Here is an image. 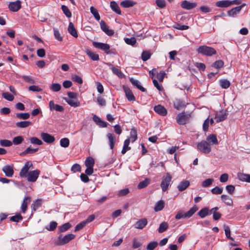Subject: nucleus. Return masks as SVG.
I'll return each mask as SVG.
<instances>
[{"label": "nucleus", "mask_w": 250, "mask_h": 250, "mask_svg": "<svg viewBox=\"0 0 250 250\" xmlns=\"http://www.w3.org/2000/svg\"><path fill=\"white\" fill-rule=\"evenodd\" d=\"M197 51L198 53L207 56H211L216 53L214 48L207 45L200 46Z\"/></svg>", "instance_id": "1"}, {"label": "nucleus", "mask_w": 250, "mask_h": 250, "mask_svg": "<svg viewBox=\"0 0 250 250\" xmlns=\"http://www.w3.org/2000/svg\"><path fill=\"white\" fill-rule=\"evenodd\" d=\"M197 148L199 151L204 154H208L211 151L210 144L205 140H202L198 143Z\"/></svg>", "instance_id": "2"}, {"label": "nucleus", "mask_w": 250, "mask_h": 250, "mask_svg": "<svg viewBox=\"0 0 250 250\" xmlns=\"http://www.w3.org/2000/svg\"><path fill=\"white\" fill-rule=\"evenodd\" d=\"M198 209V208L196 206H194L187 212L185 213L183 211H180L176 215L175 219L176 220H179L182 218H188L192 216Z\"/></svg>", "instance_id": "3"}, {"label": "nucleus", "mask_w": 250, "mask_h": 250, "mask_svg": "<svg viewBox=\"0 0 250 250\" xmlns=\"http://www.w3.org/2000/svg\"><path fill=\"white\" fill-rule=\"evenodd\" d=\"M191 117V112H182L177 115L176 120L178 124L184 125L189 120Z\"/></svg>", "instance_id": "4"}, {"label": "nucleus", "mask_w": 250, "mask_h": 250, "mask_svg": "<svg viewBox=\"0 0 250 250\" xmlns=\"http://www.w3.org/2000/svg\"><path fill=\"white\" fill-rule=\"evenodd\" d=\"M172 177L168 173L163 176L161 188L163 191H166L171 184Z\"/></svg>", "instance_id": "5"}, {"label": "nucleus", "mask_w": 250, "mask_h": 250, "mask_svg": "<svg viewBox=\"0 0 250 250\" xmlns=\"http://www.w3.org/2000/svg\"><path fill=\"white\" fill-rule=\"evenodd\" d=\"M75 237V235L71 233L68 234L64 236L60 235L58 238L57 244L59 246L64 245L74 239Z\"/></svg>", "instance_id": "6"}, {"label": "nucleus", "mask_w": 250, "mask_h": 250, "mask_svg": "<svg viewBox=\"0 0 250 250\" xmlns=\"http://www.w3.org/2000/svg\"><path fill=\"white\" fill-rule=\"evenodd\" d=\"M33 168L32 162L30 161L26 162L20 172V176L21 178H26L29 170Z\"/></svg>", "instance_id": "7"}, {"label": "nucleus", "mask_w": 250, "mask_h": 250, "mask_svg": "<svg viewBox=\"0 0 250 250\" xmlns=\"http://www.w3.org/2000/svg\"><path fill=\"white\" fill-rule=\"evenodd\" d=\"M40 174V171L38 169L30 171L26 175L27 180L30 182H35L37 180Z\"/></svg>", "instance_id": "8"}, {"label": "nucleus", "mask_w": 250, "mask_h": 250, "mask_svg": "<svg viewBox=\"0 0 250 250\" xmlns=\"http://www.w3.org/2000/svg\"><path fill=\"white\" fill-rule=\"evenodd\" d=\"M92 44L95 48L101 49L102 50L104 51L105 53H109V50L110 48V46L109 44L96 42H92Z\"/></svg>", "instance_id": "9"}, {"label": "nucleus", "mask_w": 250, "mask_h": 250, "mask_svg": "<svg viewBox=\"0 0 250 250\" xmlns=\"http://www.w3.org/2000/svg\"><path fill=\"white\" fill-rule=\"evenodd\" d=\"M147 219L146 218H143L136 221L134 224V227L136 229H142L147 225Z\"/></svg>", "instance_id": "10"}, {"label": "nucleus", "mask_w": 250, "mask_h": 250, "mask_svg": "<svg viewBox=\"0 0 250 250\" xmlns=\"http://www.w3.org/2000/svg\"><path fill=\"white\" fill-rule=\"evenodd\" d=\"M227 116L228 113L226 111L221 110L215 114L214 119L217 123H219L225 120L227 118Z\"/></svg>", "instance_id": "11"}, {"label": "nucleus", "mask_w": 250, "mask_h": 250, "mask_svg": "<svg viewBox=\"0 0 250 250\" xmlns=\"http://www.w3.org/2000/svg\"><path fill=\"white\" fill-rule=\"evenodd\" d=\"M8 8L11 11L17 12L21 8V2L17 0L14 2H11L8 5Z\"/></svg>", "instance_id": "12"}, {"label": "nucleus", "mask_w": 250, "mask_h": 250, "mask_svg": "<svg viewBox=\"0 0 250 250\" xmlns=\"http://www.w3.org/2000/svg\"><path fill=\"white\" fill-rule=\"evenodd\" d=\"M197 6L196 2H191L188 0L182 1L181 6L182 8L187 10H191Z\"/></svg>", "instance_id": "13"}, {"label": "nucleus", "mask_w": 250, "mask_h": 250, "mask_svg": "<svg viewBox=\"0 0 250 250\" xmlns=\"http://www.w3.org/2000/svg\"><path fill=\"white\" fill-rule=\"evenodd\" d=\"M41 136L43 141L47 143L51 144L55 141L54 137L47 133H42Z\"/></svg>", "instance_id": "14"}, {"label": "nucleus", "mask_w": 250, "mask_h": 250, "mask_svg": "<svg viewBox=\"0 0 250 250\" xmlns=\"http://www.w3.org/2000/svg\"><path fill=\"white\" fill-rule=\"evenodd\" d=\"M2 170L7 177H12L14 174V170L12 166L9 165L5 166L3 167Z\"/></svg>", "instance_id": "15"}, {"label": "nucleus", "mask_w": 250, "mask_h": 250, "mask_svg": "<svg viewBox=\"0 0 250 250\" xmlns=\"http://www.w3.org/2000/svg\"><path fill=\"white\" fill-rule=\"evenodd\" d=\"M49 106L50 110H56L59 112H63L64 110V108L62 106L55 104L53 101L49 102Z\"/></svg>", "instance_id": "16"}, {"label": "nucleus", "mask_w": 250, "mask_h": 250, "mask_svg": "<svg viewBox=\"0 0 250 250\" xmlns=\"http://www.w3.org/2000/svg\"><path fill=\"white\" fill-rule=\"evenodd\" d=\"M100 26L101 29L107 35L111 36L113 35L114 31L112 30L109 29L108 26L106 24L104 21H102L100 22Z\"/></svg>", "instance_id": "17"}, {"label": "nucleus", "mask_w": 250, "mask_h": 250, "mask_svg": "<svg viewBox=\"0 0 250 250\" xmlns=\"http://www.w3.org/2000/svg\"><path fill=\"white\" fill-rule=\"evenodd\" d=\"M154 110L161 116H165L167 114V110L164 106L159 104L154 107Z\"/></svg>", "instance_id": "18"}, {"label": "nucleus", "mask_w": 250, "mask_h": 250, "mask_svg": "<svg viewBox=\"0 0 250 250\" xmlns=\"http://www.w3.org/2000/svg\"><path fill=\"white\" fill-rule=\"evenodd\" d=\"M124 90L125 94V96L129 101H135L136 99L132 92L127 87H124Z\"/></svg>", "instance_id": "19"}, {"label": "nucleus", "mask_w": 250, "mask_h": 250, "mask_svg": "<svg viewBox=\"0 0 250 250\" xmlns=\"http://www.w3.org/2000/svg\"><path fill=\"white\" fill-rule=\"evenodd\" d=\"M106 136L108 139L110 148L113 149L116 142V136L112 133H108Z\"/></svg>", "instance_id": "20"}, {"label": "nucleus", "mask_w": 250, "mask_h": 250, "mask_svg": "<svg viewBox=\"0 0 250 250\" xmlns=\"http://www.w3.org/2000/svg\"><path fill=\"white\" fill-rule=\"evenodd\" d=\"M186 105V102L180 99H176L174 102V107L178 110L181 109Z\"/></svg>", "instance_id": "21"}, {"label": "nucleus", "mask_w": 250, "mask_h": 250, "mask_svg": "<svg viewBox=\"0 0 250 250\" xmlns=\"http://www.w3.org/2000/svg\"><path fill=\"white\" fill-rule=\"evenodd\" d=\"M215 5L218 7L226 8L230 6V0H224L216 2Z\"/></svg>", "instance_id": "22"}, {"label": "nucleus", "mask_w": 250, "mask_h": 250, "mask_svg": "<svg viewBox=\"0 0 250 250\" xmlns=\"http://www.w3.org/2000/svg\"><path fill=\"white\" fill-rule=\"evenodd\" d=\"M30 201L31 198L30 197H24L21 205V210L23 213L25 212L27 208V206L30 203Z\"/></svg>", "instance_id": "23"}, {"label": "nucleus", "mask_w": 250, "mask_h": 250, "mask_svg": "<svg viewBox=\"0 0 250 250\" xmlns=\"http://www.w3.org/2000/svg\"><path fill=\"white\" fill-rule=\"evenodd\" d=\"M190 185V182L188 180H184L181 182L177 186L179 191H182L185 190Z\"/></svg>", "instance_id": "24"}, {"label": "nucleus", "mask_w": 250, "mask_h": 250, "mask_svg": "<svg viewBox=\"0 0 250 250\" xmlns=\"http://www.w3.org/2000/svg\"><path fill=\"white\" fill-rule=\"evenodd\" d=\"M210 145H216L218 144V141L216 136L215 134H211L207 137V140Z\"/></svg>", "instance_id": "25"}, {"label": "nucleus", "mask_w": 250, "mask_h": 250, "mask_svg": "<svg viewBox=\"0 0 250 250\" xmlns=\"http://www.w3.org/2000/svg\"><path fill=\"white\" fill-rule=\"evenodd\" d=\"M237 177L240 181L250 183V174L239 173Z\"/></svg>", "instance_id": "26"}, {"label": "nucleus", "mask_w": 250, "mask_h": 250, "mask_svg": "<svg viewBox=\"0 0 250 250\" xmlns=\"http://www.w3.org/2000/svg\"><path fill=\"white\" fill-rule=\"evenodd\" d=\"M86 54L92 60L94 61H99V56L98 54L95 53L88 49L85 51Z\"/></svg>", "instance_id": "27"}, {"label": "nucleus", "mask_w": 250, "mask_h": 250, "mask_svg": "<svg viewBox=\"0 0 250 250\" xmlns=\"http://www.w3.org/2000/svg\"><path fill=\"white\" fill-rule=\"evenodd\" d=\"M68 32L74 37L77 38L78 37L77 32L74 27L72 22H70L68 27Z\"/></svg>", "instance_id": "28"}, {"label": "nucleus", "mask_w": 250, "mask_h": 250, "mask_svg": "<svg viewBox=\"0 0 250 250\" xmlns=\"http://www.w3.org/2000/svg\"><path fill=\"white\" fill-rule=\"evenodd\" d=\"M32 125V122L28 121H21L16 123V126L21 128L27 127Z\"/></svg>", "instance_id": "29"}, {"label": "nucleus", "mask_w": 250, "mask_h": 250, "mask_svg": "<svg viewBox=\"0 0 250 250\" xmlns=\"http://www.w3.org/2000/svg\"><path fill=\"white\" fill-rule=\"evenodd\" d=\"M93 120L95 122V123H96V124L101 127H105L107 126L106 123L102 121L101 119L96 115H93Z\"/></svg>", "instance_id": "30"}, {"label": "nucleus", "mask_w": 250, "mask_h": 250, "mask_svg": "<svg viewBox=\"0 0 250 250\" xmlns=\"http://www.w3.org/2000/svg\"><path fill=\"white\" fill-rule=\"evenodd\" d=\"M240 12V7H235L228 11V15L231 17H235Z\"/></svg>", "instance_id": "31"}, {"label": "nucleus", "mask_w": 250, "mask_h": 250, "mask_svg": "<svg viewBox=\"0 0 250 250\" xmlns=\"http://www.w3.org/2000/svg\"><path fill=\"white\" fill-rule=\"evenodd\" d=\"M64 100L71 106L76 107L80 105V102L76 99H68V98H64Z\"/></svg>", "instance_id": "32"}, {"label": "nucleus", "mask_w": 250, "mask_h": 250, "mask_svg": "<svg viewBox=\"0 0 250 250\" xmlns=\"http://www.w3.org/2000/svg\"><path fill=\"white\" fill-rule=\"evenodd\" d=\"M130 82L133 85L135 86L141 91L145 92L146 91V89L140 85V82L138 80L131 78L130 79Z\"/></svg>", "instance_id": "33"}, {"label": "nucleus", "mask_w": 250, "mask_h": 250, "mask_svg": "<svg viewBox=\"0 0 250 250\" xmlns=\"http://www.w3.org/2000/svg\"><path fill=\"white\" fill-rule=\"evenodd\" d=\"M38 148H33L31 146L28 147L24 151L20 153L21 156H24L28 154H33L36 152Z\"/></svg>", "instance_id": "34"}, {"label": "nucleus", "mask_w": 250, "mask_h": 250, "mask_svg": "<svg viewBox=\"0 0 250 250\" xmlns=\"http://www.w3.org/2000/svg\"><path fill=\"white\" fill-rule=\"evenodd\" d=\"M110 6L112 10L114 11L115 12L119 15L121 14V11L120 9V8L118 4L115 1H111Z\"/></svg>", "instance_id": "35"}, {"label": "nucleus", "mask_w": 250, "mask_h": 250, "mask_svg": "<svg viewBox=\"0 0 250 250\" xmlns=\"http://www.w3.org/2000/svg\"><path fill=\"white\" fill-rule=\"evenodd\" d=\"M219 84L222 88L227 89L229 87L230 83L227 79H221L219 80Z\"/></svg>", "instance_id": "36"}, {"label": "nucleus", "mask_w": 250, "mask_h": 250, "mask_svg": "<svg viewBox=\"0 0 250 250\" xmlns=\"http://www.w3.org/2000/svg\"><path fill=\"white\" fill-rule=\"evenodd\" d=\"M221 199L227 205L231 206L233 204L232 200L229 196L223 194L221 196Z\"/></svg>", "instance_id": "37"}, {"label": "nucleus", "mask_w": 250, "mask_h": 250, "mask_svg": "<svg viewBox=\"0 0 250 250\" xmlns=\"http://www.w3.org/2000/svg\"><path fill=\"white\" fill-rule=\"evenodd\" d=\"M135 4V2L130 0H125L122 1L120 4L125 8H128L133 6Z\"/></svg>", "instance_id": "38"}, {"label": "nucleus", "mask_w": 250, "mask_h": 250, "mask_svg": "<svg viewBox=\"0 0 250 250\" xmlns=\"http://www.w3.org/2000/svg\"><path fill=\"white\" fill-rule=\"evenodd\" d=\"M130 141L129 139H127L125 141L123 148L122 150V153L123 154H125L127 150L130 149V147L129 146Z\"/></svg>", "instance_id": "39"}, {"label": "nucleus", "mask_w": 250, "mask_h": 250, "mask_svg": "<svg viewBox=\"0 0 250 250\" xmlns=\"http://www.w3.org/2000/svg\"><path fill=\"white\" fill-rule=\"evenodd\" d=\"M198 214L201 218H204L209 215V210L208 208H204L198 212Z\"/></svg>", "instance_id": "40"}, {"label": "nucleus", "mask_w": 250, "mask_h": 250, "mask_svg": "<svg viewBox=\"0 0 250 250\" xmlns=\"http://www.w3.org/2000/svg\"><path fill=\"white\" fill-rule=\"evenodd\" d=\"M168 228V224L166 222H163L160 224L158 228V232L159 233H162L165 231Z\"/></svg>", "instance_id": "41"}, {"label": "nucleus", "mask_w": 250, "mask_h": 250, "mask_svg": "<svg viewBox=\"0 0 250 250\" xmlns=\"http://www.w3.org/2000/svg\"><path fill=\"white\" fill-rule=\"evenodd\" d=\"M165 203L163 201L160 200L156 203L154 207L155 211H159L161 210L164 208Z\"/></svg>", "instance_id": "42"}, {"label": "nucleus", "mask_w": 250, "mask_h": 250, "mask_svg": "<svg viewBox=\"0 0 250 250\" xmlns=\"http://www.w3.org/2000/svg\"><path fill=\"white\" fill-rule=\"evenodd\" d=\"M71 227L69 223H65L59 227V232H62L68 230Z\"/></svg>", "instance_id": "43"}, {"label": "nucleus", "mask_w": 250, "mask_h": 250, "mask_svg": "<svg viewBox=\"0 0 250 250\" xmlns=\"http://www.w3.org/2000/svg\"><path fill=\"white\" fill-rule=\"evenodd\" d=\"M224 229L226 237L230 240L234 241V239L230 236V229L229 227L226 225H224Z\"/></svg>", "instance_id": "44"}, {"label": "nucleus", "mask_w": 250, "mask_h": 250, "mask_svg": "<svg viewBox=\"0 0 250 250\" xmlns=\"http://www.w3.org/2000/svg\"><path fill=\"white\" fill-rule=\"evenodd\" d=\"M24 140V138L22 136H18L13 139L12 144L18 145L21 144Z\"/></svg>", "instance_id": "45"}, {"label": "nucleus", "mask_w": 250, "mask_h": 250, "mask_svg": "<svg viewBox=\"0 0 250 250\" xmlns=\"http://www.w3.org/2000/svg\"><path fill=\"white\" fill-rule=\"evenodd\" d=\"M50 89L53 92H58L61 89V85L58 83H52L50 86Z\"/></svg>", "instance_id": "46"}, {"label": "nucleus", "mask_w": 250, "mask_h": 250, "mask_svg": "<svg viewBox=\"0 0 250 250\" xmlns=\"http://www.w3.org/2000/svg\"><path fill=\"white\" fill-rule=\"evenodd\" d=\"M150 183V180L149 179H146L145 180L140 182L138 185V188L139 189L147 187Z\"/></svg>", "instance_id": "47"}, {"label": "nucleus", "mask_w": 250, "mask_h": 250, "mask_svg": "<svg viewBox=\"0 0 250 250\" xmlns=\"http://www.w3.org/2000/svg\"><path fill=\"white\" fill-rule=\"evenodd\" d=\"M90 10L91 13L93 14L95 19L97 21H99L100 20V16L97 10L93 6L90 7Z\"/></svg>", "instance_id": "48"}, {"label": "nucleus", "mask_w": 250, "mask_h": 250, "mask_svg": "<svg viewBox=\"0 0 250 250\" xmlns=\"http://www.w3.org/2000/svg\"><path fill=\"white\" fill-rule=\"evenodd\" d=\"M94 160L90 157H88L85 161V165L86 167H93Z\"/></svg>", "instance_id": "49"}, {"label": "nucleus", "mask_w": 250, "mask_h": 250, "mask_svg": "<svg viewBox=\"0 0 250 250\" xmlns=\"http://www.w3.org/2000/svg\"><path fill=\"white\" fill-rule=\"evenodd\" d=\"M16 117L19 119L26 120L30 117V114L28 113H17Z\"/></svg>", "instance_id": "50"}, {"label": "nucleus", "mask_w": 250, "mask_h": 250, "mask_svg": "<svg viewBox=\"0 0 250 250\" xmlns=\"http://www.w3.org/2000/svg\"><path fill=\"white\" fill-rule=\"evenodd\" d=\"M213 181V179L208 178L203 181L201 184V185L204 188H207L211 185Z\"/></svg>", "instance_id": "51"}, {"label": "nucleus", "mask_w": 250, "mask_h": 250, "mask_svg": "<svg viewBox=\"0 0 250 250\" xmlns=\"http://www.w3.org/2000/svg\"><path fill=\"white\" fill-rule=\"evenodd\" d=\"M30 142L31 144L37 145H42L43 144L42 142L37 137H33L30 139Z\"/></svg>", "instance_id": "52"}, {"label": "nucleus", "mask_w": 250, "mask_h": 250, "mask_svg": "<svg viewBox=\"0 0 250 250\" xmlns=\"http://www.w3.org/2000/svg\"><path fill=\"white\" fill-rule=\"evenodd\" d=\"M57 226V223L55 221H51L49 226L45 227V229L49 231H53L56 229Z\"/></svg>", "instance_id": "53"}, {"label": "nucleus", "mask_w": 250, "mask_h": 250, "mask_svg": "<svg viewBox=\"0 0 250 250\" xmlns=\"http://www.w3.org/2000/svg\"><path fill=\"white\" fill-rule=\"evenodd\" d=\"M61 8L63 13L67 17L70 18L71 17V12L66 6L63 5L62 6Z\"/></svg>", "instance_id": "54"}, {"label": "nucleus", "mask_w": 250, "mask_h": 250, "mask_svg": "<svg viewBox=\"0 0 250 250\" xmlns=\"http://www.w3.org/2000/svg\"><path fill=\"white\" fill-rule=\"evenodd\" d=\"M42 200L38 199L33 202L32 205V210L36 211L41 205Z\"/></svg>", "instance_id": "55"}, {"label": "nucleus", "mask_w": 250, "mask_h": 250, "mask_svg": "<svg viewBox=\"0 0 250 250\" xmlns=\"http://www.w3.org/2000/svg\"><path fill=\"white\" fill-rule=\"evenodd\" d=\"M130 135L131 142H135L137 139V134L136 130L134 128L131 129L130 130Z\"/></svg>", "instance_id": "56"}, {"label": "nucleus", "mask_w": 250, "mask_h": 250, "mask_svg": "<svg viewBox=\"0 0 250 250\" xmlns=\"http://www.w3.org/2000/svg\"><path fill=\"white\" fill-rule=\"evenodd\" d=\"M60 145L63 147H67L69 145V140L67 138H63L60 140Z\"/></svg>", "instance_id": "57"}, {"label": "nucleus", "mask_w": 250, "mask_h": 250, "mask_svg": "<svg viewBox=\"0 0 250 250\" xmlns=\"http://www.w3.org/2000/svg\"><path fill=\"white\" fill-rule=\"evenodd\" d=\"M2 97L9 101H12L14 99V96L7 92L3 93Z\"/></svg>", "instance_id": "58"}, {"label": "nucleus", "mask_w": 250, "mask_h": 250, "mask_svg": "<svg viewBox=\"0 0 250 250\" xmlns=\"http://www.w3.org/2000/svg\"><path fill=\"white\" fill-rule=\"evenodd\" d=\"M224 65V62L222 60H218L212 64V66L217 69L222 68Z\"/></svg>", "instance_id": "59"}, {"label": "nucleus", "mask_w": 250, "mask_h": 250, "mask_svg": "<svg viewBox=\"0 0 250 250\" xmlns=\"http://www.w3.org/2000/svg\"><path fill=\"white\" fill-rule=\"evenodd\" d=\"M22 219V217L21 214L19 213L16 215L13 216L10 218V221L15 222H18Z\"/></svg>", "instance_id": "60"}, {"label": "nucleus", "mask_w": 250, "mask_h": 250, "mask_svg": "<svg viewBox=\"0 0 250 250\" xmlns=\"http://www.w3.org/2000/svg\"><path fill=\"white\" fill-rule=\"evenodd\" d=\"M0 145L2 146L8 147L12 145V142L8 140H0Z\"/></svg>", "instance_id": "61"}, {"label": "nucleus", "mask_w": 250, "mask_h": 250, "mask_svg": "<svg viewBox=\"0 0 250 250\" xmlns=\"http://www.w3.org/2000/svg\"><path fill=\"white\" fill-rule=\"evenodd\" d=\"M111 70L112 72L117 75L119 77L122 78L123 77L124 74L122 72V71L118 68L115 67H112Z\"/></svg>", "instance_id": "62"}, {"label": "nucleus", "mask_w": 250, "mask_h": 250, "mask_svg": "<svg viewBox=\"0 0 250 250\" xmlns=\"http://www.w3.org/2000/svg\"><path fill=\"white\" fill-rule=\"evenodd\" d=\"M151 56L150 53L148 51H143L142 53L141 58L144 61L148 60Z\"/></svg>", "instance_id": "63"}, {"label": "nucleus", "mask_w": 250, "mask_h": 250, "mask_svg": "<svg viewBox=\"0 0 250 250\" xmlns=\"http://www.w3.org/2000/svg\"><path fill=\"white\" fill-rule=\"evenodd\" d=\"M158 243L157 242H151L147 246V250H154L157 246Z\"/></svg>", "instance_id": "64"}]
</instances>
